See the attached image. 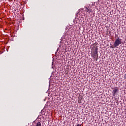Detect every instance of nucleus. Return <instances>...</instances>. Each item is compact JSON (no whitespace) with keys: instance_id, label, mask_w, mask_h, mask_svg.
I'll use <instances>...</instances> for the list:
<instances>
[{"instance_id":"9","label":"nucleus","mask_w":126,"mask_h":126,"mask_svg":"<svg viewBox=\"0 0 126 126\" xmlns=\"http://www.w3.org/2000/svg\"><path fill=\"white\" fill-rule=\"evenodd\" d=\"M83 17H84V16H82V18H83Z\"/></svg>"},{"instance_id":"5","label":"nucleus","mask_w":126,"mask_h":126,"mask_svg":"<svg viewBox=\"0 0 126 126\" xmlns=\"http://www.w3.org/2000/svg\"><path fill=\"white\" fill-rule=\"evenodd\" d=\"M41 122H38L36 123V126H41Z\"/></svg>"},{"instance_id":"3","label":"nucleus","mask_w":126,"mask_h":126,"mask_svg":"<svg viewBox=\"0 0 126 126\" xmlns=\"http://www.w3.org/2000/svg\"><path fill=\"white\" fill-rule=\"evenodd\" d=\"M85 11L86 12H88L89 14H90L91 12H92V8L88 6H85Z\"/></svg>"},{"instance_id":"4","label":"nucleus","mask_w":126,"mask_h":126,"mask_svg":"<svg viewBox=\"0 0 126 126\" xmlns=\"http://www.w3.org/2000/svg\"><path fill=\"white\" fill-rule=\"evenodd\" d=\"M119 91V89L115 88L114 90L112 91L113 96H116V94L118 91Z\"/></svg>"},{"instance_id":"7","label":"nucleus","mask_w":126,"mask_h":126,"mask_svg":"<svg viewBox=\"0 0 126 126\" xmlns=\"http://www.w3.org/2000/svg\"><path fill=\"white\" fill-rule=\"evenodd\" d=\"M124 78H125V79H126V73L124 75Z\"/></svg>"},{"instance_id":"6","label":"nucleus","mask_w":126,"mask_h":126,"mask_svg":"<svg viewBox=\"0 0 126 126\" xmlns=\"http://www.w3.org/2000/svg\"><path fill=\"white\" fill-rule=\"evenodd\" d=\"M80 12V11H78V12L76 14V16H78V13H79Z\"/></svg>"},{"instance_id":"8","label":"nucleus","mask_w":126,"mask_h":126,"mask_svg":"<svg viewBox=\"0 0 126 126\" xmlns=\"http://www.w3.org/2000/svg\"><path fill=\"white\" fill-rule=\"evenodd\" d=\"M76 126H81V125H80V124H78V125H77Z\"/></svg>"},{"instance_id":"1","label":"nucleus","mask_w":126,"mask_h":126,"mask_svg":"<svg viewBox=\"0 0 126 126\" xmlns=\"http://www.w3.org/2000/svg\"><path fill=\"white\" fill-rule=\"evenodd\" d=\"M91 57L97 62L98 60V46L94 45L92 46Z\"/></svg>"},{"instance_id":"2","label":"nucleus","mask_w":126,"mask_h":126,"mask_svg":"<svg viewBox=\"0 0 126 126\" xmlns=\"http://www.w3.org/2000/svg\"><path fill=\"white\" fill-rule=\"evenodd\" d=\"M121 44H124V42H123V39L118 37L117 38L115 39L114 46H110V48H111V49H115V48H117V47H119V46H120Z\"/></svg>"}]
</instances>
